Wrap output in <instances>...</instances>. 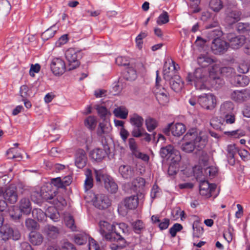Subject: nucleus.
Here are the masks:
<instances>
[{"label": "nucleus", "instance_id": "50", "mask_svg": "<svg viewBox=\"0 0 250 250\" xmlns=\"http://www.w3.org/2000/svg\"><path fill=\"white\" fill-rule=\"evenodd\" d=\"M170 159L171 160L170 163L179 166V163L181 160V156L179 151L175 149L171 154Z\"/></svg>", "mask_w": 250, "mask_h": 250}, {"label": "nucleus", "instance_id": "40", "mask_svg": "<svg viewBox=\"0 0 250 250\" xmlns=\"http://www.w3.org/2000/svg\"><path fill=\"white\" fill-rule=\"evenodd\" d=\"M56 31L57 28L55 26H52L42 34L41 37L43 40H47L49 39L52 38L54 36Z\"/></svg>", "mask_w": 250, "mask_h": 250}, {"label": "nucleus", "instance_id": "2", "mask_svg": "<svg viewBox=\"0 0 250 250\" xmlns=\"http://www.w3.org/2000/svg\"><path fill=\"white\" fill-rule=\"evenodd\" d=\"M96 181L97 184L104 183L105 189L111 193H115L118 189L117 184L113 179L107 174L104 173L102 170H95Z\"/></svg>", "mask_w": 250, "mask_h": 250}, {"label": "nucleus", "instance_id": "12", "mask_svg": "<svg viewBox=\"0 0 250 250\" xmlns=\"http://www.w3.org/2000/svg\"><path fill=\"white\" fill-rule=\"evenodd\" d=\"M228 48V42L219 37L215 38L212 42L211 49L214 54H223Z\"/></svg>", "mask_w": 250, "mask_h": 250}, {"label": "nucleus", "instance_id": "38", "mask_svg": "<svg viewBox=\"0 0 250 250\" xmlns=\"http://www.w3.org/2000/svg\"><path fill=\"white\" fill-rule=\"evenodd\" d=\"M32 212L33 218L39 221H43L46 218V212H44L40 208H34Z\"/></svg>", "mask_w": 250, "mask_h": 250}, {"label": "nucleus", "instance_id": "59", "mask_svg": "<svg viewBox=\"0 0 250 250\" xmlns=\"http://www.w3.org/2000/svg\"><path fill=\"white\" fill-rule=\"evenodd\" d=\"M179 165H174L170 163L168 167L167 173L169 175L173 176L177 174L179 171Z\"/></svg>", "mask_w": 250, "mask_h": 250}, {"label": "nucleus", "instance_id": "44", "mask_svg": "<svg viewBox=\"0 0 250 250\" xmlns=\"http://www.w3.org/2000/svg\"><path fill=\"white\" fill-rule=\"evenodd\" d=\"M11 229L12 228L8 225H3L2 224L1 227H0V233L3 240L8 239L9 238L11 234L10 233Z\"/></svg>", "mask_w": 250, "mask_h": 250}, {"label": "nucleus", "instance_id": "53", "mask_svg": "<svg viewBox=\"0 0 250 250\" xmlns=\"http://www.w3.org/2000/svg\"><path fill=\"white\" fill-rule=\"evenodd\" d=\"M115 62L116 64L119 66H130L131 63L125 57L120 56L116 59Z\"/></svg>", "mask_w": 250, "mask_h": 250}, {"label": "nucleus", "instance_id": "41", "mask_svg": "<svg viewBox=\"0 0 250 250\" xmlns=\"http://www.w3.org/2000/svg\"><path fill=\"white\" fill-rule=\"evenodd\" d=\"M209 5L210 9L215 12H219L223 7V2L221 0H210Z\"/></svg>", "mask_w": 250, "mask_h": 250}, {"label": "nucleus", "instance_id": "9", "mask_svg": "<svg viewBox=\"0 0 250 250\" xmlns=\"http://www.w3.org/2000/svg\"><path fill=\"white\" fill-rule=\"evenodd\" d=\"M93 199V205L99 209H105L110 206L111 200L107 195L102 194H94Z\"/></svg>", "mask_w": 250, "mask_h": 250}, {"label": "nucleus", "instance_id": "15", "mask_svg": "<svg viewBox=\"0 0 250 250\" xmlns=\"http://www.w3.org/2000/svg\"><path fill=\"white\" fill-rule=\"evenodd\" d=\"M217 186L215 184H209L208 181H201L200 183V193L203 196L210 197L215 191Z\"/></svg>", "mask_w": 250, "mask_h": 250}, {"label": "nucleus", "instance_id": "36", "mask_svg": "<svg viewBox=\"0 0 250 250\" xmlns=\"http://www.w3.org/2000/svg\"><path fill=\"white\" fill-rule=\"evenodd\" d=\"M121 239H115L114 241H110V242H116L112 244L110 247L112 250H118L125 248L126 246V241L125 239L121 237Z\"/></svg>", "mask_w": 250, "mask_h": 250}, {"label": "nucleus", "instance_id": "7", "mask_svg": "<svg viewBox=\"0 0 250 250\" xmlns=\"http://www.w3.org/2000/svg\"><path fill=\"white\" fill-rule=\"evenodd\" d=\"M198 103L202 107L212 110L216 105V98L212 93L204 94L198 97Z\"/></svg>", "mask_w": 250, "mask_h": 250}, {"label": "nucleus", "instance_id": "29", "mask_svg": "<svg viewBox=\"0 0 250 250\" xmlns=\"http://www.w3.org/2000/svg\"><path fill=\"white\" fill-rule=\"evenodd\" d=\"M214 60L207 55H201L197 58L198 64L202 67H206L215 62Z\"/></svg>", "mask_w": 250, "mask_h": 250}, {"label": "nucleus", "instance_id": "24", "mask_svg": "<svg viewBox=\"0 0 250 250\" xmlns=\"http://www.w3.org/2000/svg\"><path fill=\"white\" fill-rule=\"evenodd\" d=\"M171 89L176 92L181 91L184 86V82L181 80L180 77L175 75L174 77L168 80Z\"/></svg>", "mask_w": 250, "mask_h": 250}, {"label": "nucleus", "instance_id": "33", "mask_svg": "<svg viewBox=\"0 0 250 250\" xmlns=\"http://www.w3.org/2000/svg\"><path fill=\"white\" fill-rule=\"evenodd\" d=\"M174 150L172 146L167 145L161 148L160 155L164 159H169Z\"/></svg>", "mask_w": 250, "mask_h": 250}, {"label": "nucleus", "instance_id": "4", "mask_svg": "<svg viewBox=\"0 0 250 250\" xmlns=\"http://www.w3.org/2000/svg\"><path fill=\"white\" fill-rule=\"evenodd\" d=\"M241 11L234 7H228L225 12V22L229 25H232L241 19Z\"/></svg>", "mask_w": 250, "mask_h": 250}, {"label": "nucleus", "instance_id": "25", "mask_svg": "<svg viewBox=\"0 0 250 250\" xmlns=\"http://www.w3.org/2000/svg\"><path fill=\"white\" fill-rule=\"evenodd\" d=\"M21 212L26 215L29 214L32 210L31 202L28 198H22L19 203Z\"/></svg>", "mask_w": 250, "mask_h": 250}, {"label": "nucleus", "instance_id": "28", "mask_svg": "<svg viewBox=\"0 0 250 250\" xmlns=\"http://www.w3.org/2000/svg\"><path fill=\"white\" fill-rule=\"evenodd\" d=\"M30 243L35 246L40 245L43 241V237L39 232L31 231L29 235Z\"/></svg>", "mask_w": 250, "mask_h": 250}, {"label": "nucleus", "instance_id": "37", "mask_svg": "<svg viewBox=\"0 0 250 250\" xmlns=\"http://www.w3.org/2000/svg\"><path fill=\"white\" fill-rule=\"evenodd\" d=\"M234 82L237 86H245L249 84L250 80L247 76L239 75L234 77Z\"/></svg>", "mask_w": 250, "mask_h": 250}, {"label": "nucleus", "instance_id": "19", "mask_svg": "<svg viewBox=\"0 0 250 250\" xmlns=\"http://www.w3.org/2000/svg\"><path fill=\"white\" fill-rule=\"evenodd\" d=\"M119 172L121 176L125 179H129L135 175L134 168L127 165L120 166L119 167Z\"/></svg>", "mask_w": 250, "mask_h": 250}, {"label": "nucleus", "instance_id": "18", "mask_svg": "<svg viewBox=\"0 0 250 250\" xmlns=\"http://www.w3.org/2000/svg\"><path fill=\"white\" fill-rule=\"evenodd\" d=\"M87 158L85 151L82 149H78L75 153V163L76 166L79 168L84 167L87 162Z\"/></svg>", "mask_w": 250, "mask_h": 250}, {"label": "nucleus", "instance_id": "60", "mask_svg": "<svg viewBox=\"0 0 250 250\" xmlns=\"http://www.w3.org/2000/svg\"><path fill=\"white\" fill-rule=\"evenodd\" d=\"M32 200L35 203H39L42 199V191L40 192L38 191H33L31 195Z\"/></svg>", "mask_w": 250, "mask_h": 250}, {"label": "nucleus", "instance_id": "1", "mask_svg": "<svg viewBox=\"0 0 250 250\" xmlns=\"http://www.w3.org/2000/svg\"><path fill=\"white\" fill-rule=\"evenodd\" d=\"M185 141L181 146V149L187 153L192 152L194 149L200 150L203 149L208 142L205 132L196 128L189 129L184 137Z\"/></svg>", "mask_w": 250, "mask_h": 250}, {"label": "nucleus", "instance_id": "3", "mask_svg": "<svg viewBox=\"0 0 250 250\" xmlns=\"http://www.w3.org/2000/svg\"><path fill=\"white\" fill-rule=\"evenodd\" d=\"M207 71L203 68L196 69L193 74L189 73L186 80L189 84H192L193 82L194 85L197 89H204L206 85L204 83L206 81Z\"/></svg>", "mask_w": 250, "mask_h": 250}, {"label": "nucleus", "instance_id": "62", "mask_svg": "<svg viewBox=\"0 0 250 250\" xmlns=\"http://www.w3.org/2000/svg\"><path fill=\"white\" fill-rule=\"evenodd\" d=\"M60 250H77L75 246L69 242H63L61 247L60 248Z\"/></svg>", "mask_w": 250, "mask_h": 250}, {"label": "nucleus", "instance_id": "11", "mask_svg": "<svg viewBox=\"0 0 250 250\" xmlns=\"http://www.w3.org/2000/svg\"><path fill=\"white\" fill-rule=\"evenodd\" d=\"M113 229L112 241L122 239L119 237L125 239V236L128 234V227L125 223H121L113 225Z\"/></svg>", "mask_w": 250, "mask_h": 250}, {"label": "nucleus", "instance_id": "55", "mask_svg": "<svg viewBox=\"0 0 250 250\" xmlns=\"http://www.w3.org/2000/svg\"><path fill=\"white\" fill-rule=\"evenodd\" d=\"M65 224L66 226L70 228L72 230H76V226L75 225V221L73 216L69 215L65 218Z\"/></svg>", "mask_w": 250, "mask_h": 250}, {"label": "nucleus", "instance_id": "26", "mask_svg": "<svg viewBox=\"0 0 250 250\" xmlns=\"http://www.w3.org/2000/svg\"><path fill=\"white\" fill-rule=\"evenodd\" d=\"M111 130L110 124L106 121H104L99 124L97 133L98 136L103 137L108 134Z\"/></svg>", "mask_w": 250, "mask_h": 250}, {"label": "nucleus", "instance_id": "22", "mask_svg": "<svg viewBox=\"0 0 250 250\" xmlns=\"http://www.w3.org/2000/svg\"><path fill=\"white\" fill-rule=\"evenodd\" d=\"M140 194H137L136 195H133L126 197L124 199V204L126 209H134L136 208L138 205V200Z\"/></svg>", "mask_w": 250, "mask_h": 250}, {"label": "nucleus", "instance_id": "13", "mask_svg": "<svg viewBox=\"0 0 250 250\" xmlns=\"http://www.w3.org/2000/svg\"><path fill=\"white\" fill-rule=\"evenodd\" d=\"M50 68L53 73L56 76L62 75L66 69L65 62L60 58H55L52 60Z\"/></svg>", "mask_w": 250, "mask_h": 250}, {"label": "nucleus", "instance_id": "46", "mask_svg": "<svg viewBox=\"0 0 250 250\" xmlns=\"http://www.w3.org/2000/svg\"><path fill=\"white\" fill-rule=\"evenodd\" d=\"M42 199L46 201H49L53 199L55 197V192L51 190H46L45 187H42L41 188Z\"/></svg>", "mask_w": 250, "mask_h": 250}, {"label": "nucleus", "instance_id": "39", "mask_svg": "<svg viewBox=\"0 0 250 250\" xmlns=\"http://www.w3.org/2000/svg\"><path fill=\"white\" fill-rule=\"evenodd\" d=\"M85 126L90 130H94L97 125V120L94 116H88L84 120Z\"/></svg>", "mask_w": 250, "mask_h": 250}, {"label": "nucleus", "instance_id": "5", "mask_svg": "<svg viewBox=\"0 0 250 250\" xmlns=\"http://www.w3.org/2000/svg\"><path fill=\"white\" fill-rule=\"evenodd\" d=\"M129 122L133 128L131 131L132 135L136 138L141 137L142 134L141 130L143 128L144 119L136 113H134L130 116Z\"/></svg>", "mask_w": 250, "mask_h": 250}, {"label": "nucleus", "instance_id": "31", "mask_svg": "<svg viewBox=\"0 0 250 250\" xmlns=\"http://www.w3.org/2000/svg\"><path fill=\"white\" fill-rule=\"evenodd\" d=\"M161 81V78L159 76V71H156V85L155 87L154 88V93L155 94L156 97L158 95V94L160 95H166L168 94L167 92L165 89V88L162 87L160 84L159 83Z\"/></svg>", "mask_w": 250, "mask_h": 250}, {"label": "nucleus", "instance_id": "14", "mask_svg": "<svg viewBox=\"0 0 250 250\" xmlns=\"http://www.w3.org/2000/svg\"><path fill=\"white\" fill-rule=\"evenodd\" d=\"M99 231L103 238L108 241H112L113 225L105 221H101L99 223Z\"/></svg>", "mask_w": 250, "mask_h": 250}, {"label": "nucleus", "instance_id": "56", "mask_svg": "<svg viewBox=\"0 0 250 250\" xmlns=\"http://www.w3.org/2000/svg\"><path fill=\"white\" fill-rule=\"evenodd\" d=\"M25 226L28 229L32 230L38 229V223L33 219L31 218L27 219L25 221Z\"/></svg>", "mask_w": 250, "mask_h": 250}, {"label": "nucleus", "instance_id": "47", "mask_svg": "<svg viewBox=\"0 0 250 250\" xmlns=\"http://www.w3.org/2000/svg\"><path fill=\"white\" fill-rule=\"evenodd\" d=\"M192 229L193 230V237H196V238H199L200 237L203 232H204V229L203 228L200 226L198 225V222H194L192 225Z\"/></svg>", "mask_w": 250, "mask_h": 250}, {"label": "nucleus", "instance_id": "6", "mask_svg": "<svg viewBox=\"0 0 250 250\" xmlns=\"http://www.w3.org/2000/svg\"><path fill=\"white\" fill-rule=\"evenodd\" d=\"M2 196H3L4 199V201H3V206L1 207V208L0 206V210L1 211L4 210V208L6 207V203L14 204L17 201L18 194L16 187L14 186H9L6 188L4 192L3 191Z\"/></svg>", "mask_w": 250, "mask_h": 250}, {"label": "nucleus", "instance_id": "8", "mask_svg": "<svg viewBox=\"0 0 250 250\" xmlns=\"http://www.w3.org/2000/svg\"><path fill=\"white\" fill-rule=\"evenodd\" d=\"M226 38L228 42L229 47L234 49H237L241 47L244 44L246 40L245 36L237 35L234 33L228 34Z\"/></svg>", "mask_w": 250, "mask_h": 250}, {"label": "nucleus", "instance_id": "16", "mask_svg": "<svg viewBox=\"0 0 250 250\" xmlns=\"http://www.w3.org/2000/svg\"><path fill=\"white\" fill-rule=\"evenodd\" d=\"M231 98L238 103H242L250 98V92L248 89L235 90L231 94Z\"/></svg>", "mask_w": 250, "mask_h": 250}, {"label": "nucleus", "instance_id": "43", "mask_svg": "<svg viewBox=\"0 0 250 250\" xmlns=\"http://www.w3.org/2000/svg\"><path fill=\"white\" fill-rule=\"evenodd\" d=\"M49 217L54 222H57L59 220L60 215L59 212L54 208H49L46 212V217Z\"/></svg>", "mask_w": 250, "mask_h": 250}, {"label": "nucleus", "instance_id": "57", "mask_svg": "<svg viewBox=\"0 0 250 250\" xmlns=\"http://www.w3.org/2000/svg\"><path fill=\"white\" fill-rule=\"evenodd\" d=\"M211 83L215 88H220L224 84V81L220 77H214L211 81Z\"/></svg>", "mask_w": 250, "mask_h": 250}, {"label": "nucleus", "instance_id": "23", "mask_svg": "<svg viewBox=\"0 0 250 250\" xmlns=\"http://www.w3.org/2000/svg\"><path fill=\"white\" fill-rule=\"evenodd\" d=\"M107 155V153L105 149L96 148L90 151L89 156L97 162H100Z\"/></svg>", "mask_w": 250, "mask_h": 250}, {"label": "nucleus", "instance_id": "21", "mask_svg": "<svg viewBox=\"0 0 250 250\" xmlns=\"http://www.w3.org/2000/svg\"><path fill=\"white\" fill-rule=\"evenodd\" d=\"M44 232L48 238L55 239L59 236L60 229L56 226L48 224L44 227Z\"/></svg>", "mask_w": 250, "mask_h": 250}, {"label": "nucleus", "instance_id": "10", "mask_svg": "<svg viewBox=\"0 0 250 250\" xmlns=\"http://www.w3.org/2000/svg\"><path fill=\"white\" fill-rule=\"evenodd\" d=\"M80 54L74 48H69L66 50L65 55L68 62V70L70 71L76 69L80 65V62L78 59V54Z\"/></svg>", "mask_w": 250, "mask_h": 250}, {"label": "nucleus", "instance_id": "42", "mask_svg": "<svg viewBox=\"0 0 250 250\" xmlns=\"http://www.w3.org/2000/svg\"><path fill=\"white\" fill-rule=\"evenodd\" d=\"M227 156L228 158L231 162V165H233L235 163V160L234 159V155L237 152L236 148L234 145H229L227 147Z\"/></svg>", "mask_w": 250, "mask_h": 250}, {"label": "nucleus", "instance_id": "17", "mask_svg": "<svg viewBox=\"0 0 250 250\" xmlns=\"http://www.w3.org/2000/svg\"><path fill=\"white\" fill-rule=\"evenodd\" d=\"M163 75L164 79L166 80H168L174 77L175 75H177L175 62L172 61L171 63L168 64L165 62L164 65Z\"/></svg>", "mask_w": 250, "mask_h": 250}, {"label": "nucleus", "instance_id": "64", "mask_svg": "<svg viewBox=\"0 0 250 250\" xmlns=\"http://www.w3.org/2000/svg\"><path fill=\"white\" fill-rule=\"evenodd\" d=\"M249 65L247 63H242L238 66V71L242 74L246 73L249 71Z\"/></svg>", "mask_w": 250, "mask_h": 250}, {"label": "nucleus", "instance_id": "61", "mask_svg": "<svg viewBox=\"0 0 250 250\" xmlns=\"http://www.w3.org/2000/svg\"><path fill=\"white\" fill-rule=\"evenodd\" d=\"M29 88L26 85H23L21 86L20 93L22 99L27 98L29 94L28 93Z\"/></svg>", "mask_w": 250, "mask_h": 250}, {"label": "nucleus", "instance_id": "27", "mask_svg": "<svg viewBox=\"0 0 250 250\" xmlns=\"http://www.w3.org/2000/svg\"><path fill=\"white\" fill-rule=\"evenodd\" d=\"M234 109L233 104L230 101L223 103L220 106V113L222 116L233 113Z\"/></svg>", "mask_w": 250, "mask_h": 250}, {"label": "nucleus", "instance_id": "51", "mask_svg": "<svg viewBox=\"0 0 250 250\" xmlns=\"http://www.w3.org/2000/svg\"><path fill=\"white\" fill-rule=\"evenodd\" d=\"M224 134L229 136L233 137L235 138H238L244 136L245 135V131L241 129H237L231 131H225Z\"/></svg>", "mask_w": 250, "mask_h": 250}, {"label": "nucleus", "instance_id": "35", "mask_svg": "<svg viewBox=\"0 0 250 250\" xmlns=\"http://www.w3.org/2000/svg\"><path fill=\"white\" fill-rule=\"evenodd\" d=\"M128 111L126 107L120 106L115 108L113 110V114L118 118L125 119L128 115Z\"/></svg>", "mask_w": 250, "mask_h": 250}, {"label": "nucleus", "instance_id": "58", "mask_svg": "<svg viewBox=\"0 0 250 250\" xmlns=\"http://www.w3.org/2000/svg\"><path fill=\"white\" fill-rule=\"evenodd\" d=\"M96 109L101 118H105L107 115H110V112L104 106L98 105Z\"/></svg>", "mask_w": 250, "mask_h": 250}, {"label": "nucleus", "instance_id": "52", "mask_svg": "<svg viewBox=\"0 0 250 250\" xmlns=\"http://www.w3.org/2000/svg\"><path fill=\"white\" fill-rule=\"evenodd\" d=\"M132 226L133 227L134 231L137 233H140L141 231L145 228L143 222L140 220H138L133 222Z\"/></svg>", "mask_w": 250, "mask_h": 250}, {"label": "nucleus", "instance_id": "49", "mask_svg": "<svg viewBox=\"0 0 250 250\" xmlns=\"http://www.w3.org/2000/svg\"><path fill=\"white\" fill-rule=\"evenodd\" d=\"M86 178L85 180L84 185L86 189L88 190L93 186V179L91 170H87L86 173Z\"/></svg>", "mask_w": 250, "mask_h": 250}, {"label": "nucleus", "instance_id": "32", "mask_svg": "<svg viewBox=\"0 0 250 250\" xmlns=\"http://www.w3.org/2000/svg\"><path fill=\"white\" fill-rule=\"evenodd\" d=\"M123 77L127 81H133L137 78L136 70L134 68L132 62L130 66L127 67L126 70L124 73Z\"/></svg>", "mask_w": 250, "mask_h": 250}, {"label": "nucleus", "instance_id": "54", "mask_svg": "<svg viewBox=\"0 0 250 250\" xmlns=\"http://www.w3.org/2000/svg\"><path fill=\"white\" fill-rule=\"evenodd\" d=\"M183 229V226L179 223H175L169 229V232L172 237H174L177 232L181 231Z\"/></svg>", "mask_w": 250, "mask_h": 250}, {"label": "nucleus", "instance_id": "34", "mask_svg": "<svg viewBox=\"0 0 250 250\" xmlns=\"http://www.w3.org/2000/svg\"><path fill=\"white\" fill-rule=\"evenodd\" d=\"M236 30L240 34H248L250 32V23L240 22L236 24Z\"/></svg>", "mask_w": 250, "mask_h": 250}, {"label": "nucleus", "instance_id": "63", "mask_svg": "<svg viewBox=\"0 0 250 250\" xmlns=\"http://www.w3.org/2000/svg\"><path fill=\"white\" fill-rule=\"evenodd\" d=\"M159 103L163 105H165L168 102V97L167 94L166 95H160L158 94L156 97Z\"/></svg>", "mask_w": 250, "mask_h": 250}, {"label": "nucleus", "instance_id": "30", "mask_svg": "<svg viewBox=\"0 0 250 250\" xmlns=\"http://www.w3.org/2000/svg\"><path fill=\"white\" fill-rule=\"evenodd\" d=\"M185 125L182 123L172 124L171 133L176 137L182 135L186 131Z\"/></svg>", "mask_w": 250, "mask_h": 250}, {"label": "nucleus", "instance_id": "48", "mask_svg": "<svg viewBox=\"0 0 250 250\" xmlns=\"http://www.w3.org/2000/svg\"><path fill=\"white\" fill-rule=\"evenodd\" d=\"M169 15L167 12L163 11L158 17L156 22L159 25H161L167 23L169 21Z\"/></svg>", "mask_w": 250, "mask_h": 250}, {"label": "nucleus", "instance_id": "45", "mask_svg": "<svg viewBox=\"0 0 250 250\" xmlns=\"http://www.w3.org/2000/svg\"><path fill=\"white\" fill-rule=\"evenodd\" d=\"M145 124L147 130L149 132L153 131L158 126L157 121L150 117L146 119Z\"/></svg>", "mask_w": 250, "mask_h": 250}, {"label": "nucleus", "instance_id": "20", "mask_svg": "<svg viewBox=\"0 0 250 250\" xmlns=\"http://www.w3.org/2000/svg\"><path fill=\"white\" fill-rule=\"evenodd\" d=\"M145 185V180L142 177H137L132 182L131 189L137 194H140V197H143L142 190Z\"/></svg>", "mask_w": 250, "mask_h": 250}]
</instances>
